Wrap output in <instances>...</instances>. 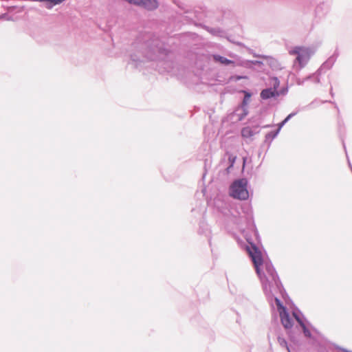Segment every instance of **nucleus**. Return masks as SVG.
<instances>
[{
	"mask_svg": "<svg viewBox=\"0 0 352 352\" xmlns=\"http://www.w3.org/2000/svg\"><path fill=\"white\" fill-rule=\"evenodd\" d=\"M288 53L291 56H296L294 68L297 71H300L307 65L314 55V51L309 47L294 46L288 50Z\"/></svg>",
	"mask_w": 352,
	"mask_h": 352,
	"instance_id": "nucleus-2",
	"label": "nucleus"
},
{
	"mask_svg": "<svg viewBox=\"0 0 352 352\" xmlns=\"http://www.w3.org/2000/svg\"><path fill=\"white\" fill-rule=\"evenodd\" d=\"M270 85L272 87L266 88L261 91L260 97L262 100L276 98L280 95L281 92H278V90L280 86V80L277 77H272L270 78Z\"/></svg>",
	"mask_w": 352,
	"mask_h": 352,
	"instance_id": "nucleus-4",
	"label": "nucleus"
},
{
	"mask_svg": "<svg viewBox=\"0 0 352 352\" xmlns=\"http://www.w3.org/2000/svg\"><path fill=\"white\" fill-rule=\"evenodd\" d=\"M316 74V72L314 74L308 76L307 78H309V80H311L314 82L317 83L316 82V76H315Z\"/></svg>",
	"mask_w": 352,
	"mask_h": 352,
	"instance_id": "nucleus-18",
	"label": "nucleus"
},
{
	"mask_svg": "<svg viewBox=\"0 0 352 352\" xmlns=\"http://www.w3.org/2000/svg\"><path fill=\"white\" fill-rule=\"evenodd\" d=\"M235 159H236V157H232V156L229 157V161L230 162V166L227 168L228 171L229 170V169L230 168H232L233 166V164L235 162Z\"/></svg>",
	"mask_w": 352,
	"mask_h": 352,
	"instance_id": "nucleus-17",
	"label": "nucleus"
},
{
	"mask_svg": "<svg viewBox=\"0 0 352 352\" xmlns=\"http://www.w3.org/2000/svg\"><path fill=\"white\" fill-rule=\"evenodd\" d=\"M248 251L254 263L256 273L260 277L267 300L272 306H274L273 302L274 301L282 324L285 329H291L294 324L293 320L286 307L277 296L278 294H283V288L275 269L270 262H266L264 264V272L261 274V266L263 265V259L261 252L253 245H251V248H248Z\"/></svg>",
	"mask_w": 352,
	"mask_h": 352,
	"instance_id": "nucleus-1",
	"label": "nucleus"
},
{
	"mask_svg": "<svg viewBox=\"0 0 352 352\" xmlns=\"http://www.w3.org/2000/svg\"><path fill=\"white\" fill-rule=\"evenodd\" d=\"M44 1H47L50 4L49 5L48 8H51L54 6L58 5L63 2L65 0H43Z\"/></svg>",
	"mask_w": 352,
	"mask_h": 352,
	"instance_id": "nucleus-15",
	"label": "nucleus"
},
{
	"mask_svg": "<svg viewBox=\"0 0 352 352\" xmlns=\"http://www.w3.org/2000/svg\"><path fill=\"white\" fill-rule=\"evenodd\" d=\"M147 58L150 60H155V57L153 55H146Z\"/></svg>",
	"mask_w": 352,
	"mask_h": 352,
	"instance_id": "nucleus-20",
	"label": "nucleus"
},
{
	"mask_svg": "<svg viewBox=\"0 0 352 352\" xmlns=\"http://www.w3.org/2000/svg\"><path fill=\"white\" fill-rule=\"evenodd\" d=\"M209 32H211L212 34H216L217 31L214 29H211L209 30Z\"/></svg>",
	"mask_w": 352,
	"mask_h": 352,
	"instance_id": "nucleus-21",
	"label": "nucleus"
},
{
	"mask_svg": "<svg viewBox=\"0 0 352 352\" xmlns=\"http://www.w3.org/2000/svg\"><path fill=\"white\" fill-rule=\"evenodd\" d=\"M254 131L250 126H246L242 129L241 135L244 138H250L254 135Z\"/></svg>",
	"mask_w": 352,
	"mask_h": 352,
	"instance_id": "nucleus-10",
	"label": "nucleus"
},
{
	"mask_svg": "<svg viewBox=\"0 0 352 352\" xmlns=\"http://www.w3.org/2000/svg\"><path fill=\"white\" fill-rule=\"evenodd\" d=\"M296 114V112H293L289 114L281 122L278 124V129H280V130L282 129V127L295 115Z\"/></svg>",
	"mask_w": 352,
	"mask_h": 352,
	"instance_id": "nucleus-11",
	"label": "nucleus"
},
{
	"mask_svg": "<svg viewBox=\"0 0 352 352\" xmlns=\"http://www.w3.org/2000/svg\"><path fill=\"white\" fill-rule=\"evenodd\" d=\"M243 92L245 94L244 98H243V105H247L248 104L250 100L251 94L249 93L248 91H243Z\"/></svg>",
	"mask_w": 352,
	"mask_h": 352,
	"instance_id": "nucleus-14",
	"label": "nucleus"
},
{
	"mask_svg": "<svg viewBox=\"0 0 352 352\" xmlns=\"http://www.w3.org/2000/svg\"><path fill=\"white\" fill-rule=\"evenodd\" d=\"M146 45L149 51L153 54L162 53L164 50L160 41L157 38H153Z\"/></svg>",
	"mask_w": 352,
	"mask_h": 352,
	"instance_id": "nucleus-7",
	"label": "nucleus"
},
{
	"mask_svg": "<svg viewBox=\"0 0 352 352\" xmlns=\"http://www.w3.org/2000/svg\"><path fill=\"white\" fill-rule=\"evenodd\" d=\"M278 342L281 346L285 347L288 352H291L289 347L287 345V342L285 338L280 336L278 337Z\"/></svg>",
	"mask_w": 352,
	"mask_h": 352,
	"instance_id": "nucleus-13",
	"label": "nucleus"
},
{
	"mask_svg": "<svg viewBox=\"0 0 352 352\" xmlns=\"http://www.w3.org/2000/svg\"><path fill=\"white\" fill-rule=\"evenodd\" d=\"M230 195L237 199L247 200L249 197L247 179H241L234 181L230 186Z\"/></svg>",
	"mask_w": 352,
	"mask_h": 352,
	"instance_id": "nucleus-3",
	"label": "nucleus"
},
{
	"mask_svg": "<svg viewBox=\"0 0 352 352\" xmlns=\"http://www.w3.org/2000/svg\"><path fill=\"white\" fill-rule=\"evenodd\" d=\"M293 316L295 318L296 320L299 323L300 327H302L303 330V333L305 336L307 338H311V333L310 331L307 327L305 323L304 322L302 318V314L300 311H293Z\"/></svg>",
	"mask_w": 352,
	"mask_h": 352,
	"instance_id": "nucleus-6",
	"label": "nucleus"
},
{
	"mask_svg": "<svg viewBox=\"0 0 352 352\" xmlns=\"http://www.w3.org/2000/svg\"><path fill=\"white\" fill-rule=\"evenodd\" d=\"M308 80H309V78H307V77L304 78H298L296 80V83L298 85H302Z\"/></svg>",
	"mask_w": 352,
	"mask_h": 352,
	"instance_id": "nucleus-16",
	"label": "nucleus"
},
{
	"mask_svg": "<svg viewBox=\"0 0 352 352\" xmlns=\"http://www.w3.org/2000/svg\"><path fill=\"white\" fill-rule=\"evenodd\" d=\"M141 6L148 10H153L158 7L157 0H143Z\"/></svg>",
	"mask_w": 352,
	"mask_h": 352,
	"instance_id": "nucleus-8",
	"label": "nucleus"
},
{
	"mask_svg": "<svg viewBox=\"0 0 352 352\" xmlns=\"http://www.w3.org/2000/svg\"><path fill=\"white\" fill-rule=\"evenodd\" d=\"M212 57L215 61L219 62V63H221L222 65H228L230 64L234 65V61H232L230 59H228L227 58L222 56L221 55L214 54L212 56Z\"/></svg>",
	"mask_w": 352,
	"mask_h": 352,
	"instance_id": "nucleus-9",
	"label": "nucleus"
},
{
	"mask_svg": "<svg viewBox=\"0 0 352 352\" xmlns=\"http://www.w3.org/2000/svg\"><path fill=\"white\" fill-rule=\"evenodd\" d=\"M279 132H280V129H277V130H276L275 131H271V132L268 133L265 135L266 140H270H270H273V139H274L278 135Z\"/></svg>",
	"mask_w": 352,
	"mask_h": 352,
	"instance_id": "nucleus-12",
	"label": "nucleus"
},
{
	"mask_svg": "<svg viewBox=\"0 0 352 352\" xmlns=\"http://www.w3.org/2000/svg\"><path fill=\"white\" fill-rule=\"evenodd\" d=\"M337 58H338V54L336 53H334L316 71V74L315 75L316 82H320V76L321 75L322 72L323 71H327V70L331 69L333 67V65H334L335 62L336 61Z\"/></svg>",
	"mask_w": 352,
	"mask_h": 352,
	"instance_id": "nucleus-5",
	"label": "nucleus"
},
{
	"mask_svg": "<svg viewBox=\"0 0 352 352\" xmlns=\"http://www.w3.org/2000/svg\"><path fill=\"white\" fill-rule=\"evenodd\" d=\"M287 91H288L287 88H285V89H283L280 91H278V92H281L280 95H285L287 93Z\"/></svg>",
	"mask_w": 352,
	"mask_h": 352,
	"instance_id": "nucleus-19",
	"label": "nucleus"
}]
</instances>
